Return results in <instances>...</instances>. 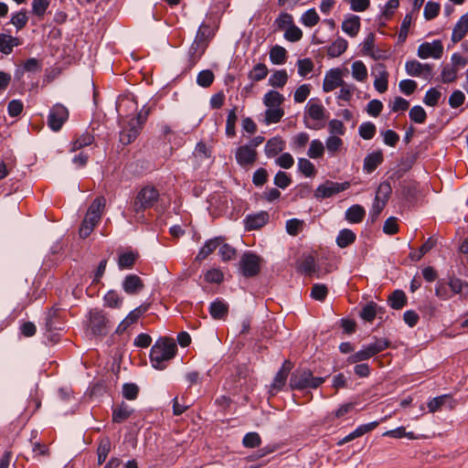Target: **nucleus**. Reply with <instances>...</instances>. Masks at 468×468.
Segmentation results:
<instances>
[{
    "label": "nucleus",
    "mask_w": 468,
    "mask_h": 468,
    "mask_svg": "<svg viewBox=\"0 0 468 468\" xmlns=\"http://www.w3.org/2000/svg\"><path fill=\"white\" fill-rule=\"evenodd\" d=\"M447 281L453 296L459 295L460 299H463L468 294L467 282L455 276L449 277Z\"/></svg>",
    "instance_id": "393cba45"
},
{
    "label": "nucleus",
    "mask_w": 468,
    "mask_h": 468,
    "mask_svg": "<svg viewBox=\"0 0 468 468\" xmlns=\"http://www.w3.org/2000/svg\"><path fill=\"white\" fill-rule=\"evenodd\" d=\"M343 145V140L335 135H329L325 140V147L330 155H335Z\"/></svg>",
    "instance_id": "bf43d9fd"
},
{
    "label": "nucleus",
    "mask_w": 468,
    "mask_h": 468,
    "mask_svg": "<svg viewBox=\"0 0 468 468\" xmlns=\"http://www.w3.org/2000/svg\"><path fill=\"white\" fill-rule=\"evenodd\" d=\"M355 240L356 234L349 229H341L335 239L337 246L341 249L348 247Z\"/></svg>",
    "instance_id": "c9c22d12"
},
{
    "label": "nucleus",
    "mask_w": 468,
    "mask_h": 468,
    "mask_svg": "<svg viewBox=\"0 0 468 468\" xmlns=\"http://www.w3.org/2000/svg\"><path fill=\"white\" fill-rule=\"evenodd\" d=\"M441 93L435 88H430L423 98V103L427 106L434 107L438 104Z\"/></svg>",
    "instance_id": "338daca9"
},
{
    "label": "nucleus",
    "mask_w": 468,
    "mask_h": 468,
    "mask_svg": "<svg viewBox=\"0 0 468 468\" xmlns=\"http://www.w3.org/2000/svg\"><path fill=\"white\" fill-rule=\"evenodd\" d=\"M435 295L442 301H447L453 297L448 285V281L441 279L437 282L435 286Z\"/></svg>",
    "instance_id": "37998d69"
},
{
    "label": "nucleus",
    "mask_w": 468,
    "mask_h": 468,
    "mask_svg": "<svg viewBox=\"0 0 468 468\" xmlns=\"http://www.w3.org/2000/svg\"><path fill=\"white\" fill-rule=\"evenodd\" d=\"M325 381V378L314 377L310 369L295 371L291 375L290 387L292 389H315Z\"/></svg>",
    "instance_id": "7ed1b4c3"
},
{
    "label": "nucleus",
    "mask_w": 468,
    "mask_h": 468,
    "mask_svg": "<svg viewBox=\"0 0 468 468\" xmlns=\"http://www.w3.org/2000/svg\"><path fill=\"white\" fill-rule=\"evenodd\" d=\"M443 53V46L441 40H433L432 42H424L418 47L417 55L421 59L432 58L439 59Z\"/></svg>",
    "instance_id": "9d476101"
},
{
    "label": "nucleus",
    "mask_w": 468,
    "mask_h": 468,
    "mask_svg": "<svg viewBox=\"0 0 468 468\" xmlns=\"http://www.w3.org/2000/svg\"><path fill=\"white\" fill-rule=\"evenodd\" d=\"M256 150L250 145H241L236 151L237 163L241 166L252 165L256 160Z\"/></svg>",
    "instance_id": "f3484780"
},
{
    "label": "nucleus",
    "mask_w": 468,
    "mask_h": 468,
    "mask_svg": "<svg viewBox=\"0 0 468 468\" xmlns=\"http://www.w3.org/2000/svg\"><path fill=\"white\" fill-rule=\"evenodd\" d=\"M268 213L263 211L254 215H248L245 218L246 229H258L263 227L268 222Z\"/></svg>",
    "instance_id": "a878e982"
},
{
    "label": "nucleus",
    "mask_w": 468,
    "mask_h": 468,
    "mask_svg": "<svg viewBox=\"0 0 468 468\" xmlns=\"http://www.w3.org/2000/svg\"><path fill=\"white\" fill-rule=\"evenodd\" d=\"M144 286L142 279L138 275L132 273L127 274L122 282V290L130 295L138 293Z\"/></svg>",
    "instance_id": "6ab92c4d"
},
{
    "label": "nucleus",
    "mask_w": 468,
    "mask_h": 468,
    "mask_svg": "<svg viewBox=\"0 0 468 468\" xmlns=\"http://www.w3.org/2000/svg\"><path fill=\"white\" fill-rule=\"evenodd\" d=\"M365 216L366 210L360 205H353L346 211V219L353 224L361 222Z\"/></svg>",
    "instance_id": "2f4dec72"
},
{
    "label": "nucleus",
    "mask_w": 468,
    "mask_h": 468,
    "mask_svg": "<svg viewBox=\"0 0 468 468\" xmlns=\"http://www.w3.org/2000/svg\"><path fill=\"white\" fill-rule=\"evenodd\" d=\"M326 118V109L319 99L313 98L309 100L305 106L303 117L305 127L311 130H320L324 127Z\"/></svg>",
    "instance_id": "f03ea898"
},
{
    "label": "nucleus",
    "mask_w": 468,
    "mask_h": 468,
    "mask_svg": "<svg viewBox=\"0 0 468 468\" xmlns=\"http://www.w3.org/2000/svg\"><path fill=\"white\" fill-rule=\"evenodd\" d=\"M141 130L142 122L138 119H130L120 132V142L123 145L130 144L137 138Z\"/></svg>",
    "instance_id": "9b49d317"
},
{
    "label": "nucleus",
    "mask_w": 468,
    "mask_h": 468,
    "mask_svg": "<svg viewBox=\"0 0 468 468\" xmlns=\"http://www.w3.org/2000/svg\"><path fill=\"white\" fill-rule=\"evenodd\" d=\"M287 51L281 46H274L270 51V60L274 65H282L286 60Z\"/></svg>",
    "instance_id": "a18cd8bd"
},
{
    "label": "nucleus",
    "mask_w": 468,
    "mask_h": 468,
    "mask_svg": "<svg viewBox=\"0 0 468 468\" xmlns=\"http://www.w3.org/2000/svg\"><path fill=\"white\" fill-rule=\"evenodd\" d=\"M139 394V387L134 383H124L122 388V395L125 399L134 400Z\"/></svg>",
    "instance_id": "69168bd1"
},
{
    "label": "nucleus",
    "mask_w": 468,
    "mask_h": 468,
    "mask_svg": "<svg viewBox=\"0 0 468 468\" xmlns=\"http://www.w3.org/2000/svg\"><path fill=\"white\" fill-rule=\"evenodd\" d=\"M468 33V12L463 15L455 24L451 39L453 43L461 41Z\"/></svg>",
    "instance_id": "b1692460"
},
{
    "label": "nucleus",
    "mask_w": 468,
    "mask_h": 468,
    "mask_svg": "<svg viewBox=\"0 0 468 468\" xmlns=\"http://www.w3.org/2000/svg\"><path fill=\"white\" fill-rule=\"evenodd\" d=\"M239 269L244 277H254L261 271V258L251 251H246L239 260Z\"/></svg>",
    "instance_id": "423d86ee"
},
{
    "label": "nucleus",
    "mask_w": 468,
    "mask_h": 468,
    "mask_svg": "<svg viewBox=\"0 0 468 468\" xmlns=\"http://www.w3.org/2000/svg\"><path fill=\"white\" fill-rule=\"evenodd\" d=\"M214 36V29L210 27V25L207 24L206 22H203L196 34L197 39L202 41L206 45H208L209 40Z\"/></svg>",
    "instance_id": "c03bdc74"
},
{
    "label": "nucleus",
    "mask_w": 468,
    "mask_h": 468,
    "mask_svg": "<svg viewBox=\"0 0 468 468\" xmlns=\"http://www.w3.org/2000/svg\"><path fill=\"white\" fill-rule=\"evenodd\" d=\"M309 139L310 137L307 133H299L292 138L290 146L293 151L303 149L309 142Z\"/></svg>",
    "instance_id": "6e6d98bb"
},
{
    "label": "nucleus",
    "mask_w": 468,
    "mask_h": 468,
    "mask_svg": "<svg viewBox=\"0 0 468 468\" xmlns=\"http://www.w3.org/2000/svg\"><path fill=\"white\" fill-rule=\"evenodd\" d=\"M352 76L357 81H364L367 78V69L361 60L354 61L351 65Z\"/></svg>",
    "instance_id": "de8ad7c7"
},
{
    "label": "nucleus",
    "mask_w": 468,
    "mask_h": 468,
    "mask_svg": "<svg viewBox=\"0 0 468 468\" xmlns=\"http://www.w3.org/2000/svg\"><path fill=\"white\" fill-rule=\"evenodd\" d=\"M319 20H320V17L314 8H310L307 11H305L300 18V22L304 27H314L315 25L318 24Z\"/></svg>",
    "instance_id": "49530a36"
},
{
    "label": "nucleus",
    "mask_w": 468,
    "mask_h": 468,
    "mask_svg": "<svg viewBox=\"0 0 468 468\" xmlns=\"http://www.w3.org/2000/svg\"><path fill=\"white\" fill-rule=\"evenodd\" d=\"M324 144L318 140L314 139L310 143L309 149L307 151V155L312 159H317L324 155Z\"/></svg>",
    "instance_id": "864d4df0"
},
{
    "label": "nucleus",
    "mask_w": 468,
    "mask_h": 468,
    "mask_svg": "<svg viewBox=\"0 0 468 468\" xmlns=\"http://www.w3.org/2000/svg\"><path fill=\"white\" fill-rule=\"evenodd\" d=\"M268 69L265 64L258 63L249 72V78L253 81H260L266 78Z\"/></svg>",
    "instance_id": "4d7b16f0"
},
{
    "label": "nucleus",
    "mask_w": 468,
    "mask_h": 468,
    "mask_svg": "<svg viewBox=\"0 0 468 468\" xmlns=\"http://www.w3.org/2000/svg\"><path fill=\"white\" fill-rule=\"evenodd\" d=\"M375 355H377V354L374 351V348H372V346H370V344L364 345V346H362L360 350L354 353L353 355H351L348 357V361L350 363H357V362L367 360V359L371 358L372 356H374Z\"/></svg>",
    "instance_id": "7c9ffc66"
},
{
    "label": "nucleus",
    "mask_w": 468,
    "mask_h": 468,
    "mask_svg": "<svg viewBox=\"0 0 468 468\" xmlns=\"http://www.w3.org/2000/svg\"><path fill=\"white\" fill-rule=\"evenodd\" d=\"M159 197L158 190L154 186H144L137 194L133 201V211L142 213L154 206Z\"/></svg>",
    "instance_id": "20e7f679"
},
{
    "label": "nucleus",
    "mask_w": 468,
    "mask_h": 468,
    "mask_svg": "<svg viewBox=\"0 0 468 468\" xmlns=\"http://www.w3.org/2000/svg\"><path fill=\"white\" fill-rule=\"evenodd\" d=\"M348 43L343 37H337L327 48V56L330 58H337L341 56L347 48Z\"/></svg>",
    "instance_id": "72a5a7b5"
},
{
    "label": "nucleus",
    "mask_w": 468,
    "mask_h": 468,
    "mask_svg": "<svg viewBox=\"0 0 468 468\" xmlns=\"http://www.w3.org/2000/svg\"><path fill=\"white\" fill-rule=\"evenodd\" d=\"M88 331L93 336H102L108 334L109 320L102 310L93 309L90 311Z\"/></svg>",
    "instance_id": "39448f33"
},
{
    "label": "nucleus",
    "mask_w": 468,
    "mask_h": 468,
    "mask_svg": "<svg viewBox=\"0 0 468 468\" xmlns=\"http://www.w3.org/2000/svg\"><path fill=\"white\" fill-rule=\"evenodd\" d=\"M22 44L17 37H13L6 32L0 33V53L4 55H10L14 48Z\"/></svg>",
    "instance_id": "aec40b11"
},
{
    "label": "nucleus",
    "mask_w": 468,
    "mask_h": 468,
    "mask_svg": "<svg viewBox=\"0 0 468 468\" xmlns=\"http://www.w3.org/2000/svg\"><path fill=\"white\" fill-rule=\"evenodd\" d=\"M328 294V289L325 284L315 283L311 290V297L316 301L323 302Z\"/></svg>",
    "instance_id": "0e129e2a"
},
{
    "label": "nucleus",
    "mask_w": 468,
    "mask_h": 468,
    "mask_svg": "<svg viewBox=\"0 0 468 468\" xmlns=\"http://www.w3.org/2000/svg\"><path fill=\"white\" fill-rule=\"evenodd\" d=\"M209 314L214 319H223L229 312V304L222 299L217 298L209 304Z\"/></svg>",
    "instance_id": "bb28decb"
},
{
    "label": "nucleus",
    "mask_w": 468,
    "mask_h": 468,
    "mask_svg": "<svg viewBox=\"0 0 468 468\" xmlns=\"http://www.w3.org/2000/svg\"><path fill=\"white\" fill-rule=\"evenodd\" d=\"M349 186V182L338 183L327 180L324 184L317 186L314 196L318 199L328 198L335 194L346 190Z\"/></svg>",
    "instance_id": "1a4fd4ad"
},
{
    "label": "nucleus",
    "mask_w": 468,
    "mask_h": 468,
    "mask_svg": "<svg viewBox=\"0 0 468 468\" xmlns=\"http://www.w3.org/2000/svg\"><path fill=\"white\" fill-rule=\"evenodd\" d=\"M288 80L285 69L275 70L269 78V84L273 88H283Z\"/></svg>",
    "instance_id": "79ce46f5"
},
{
    "label": "nucleus",
    "mask_w": 468,
    "mask_h": 468,
    "mask_svg": "<svg viewBox=\"0 0 468 468\" xmlns=\"http://www.w3.org/2000/svg\"><path fill=\"white\" fill-rule=\"evenodd\" d=\"M140 255L137 250L127 249L118 253L117 266L121 271L131 270Z\"/></svg>",
    "instance_id": "f8f14e48"
},
{
    "label": "nucleus",
    "mask_w": 468,
    "mask_h": 468,
    "mask_svg": "<svg viewBox=\"0 0 468 468\" xmlns=\"http://www.w3.org/2000/svg\"><path fill=\"white\" fill-rule=\"evenodd\" d=\"M104 304L110 308H120L122 303V297L114 290H110L103 297Z\"/></svg>",
    "instance_id": "3c124183"
},
{
    "label": "nucleus",
    "mask_w": 468,
    "mask_h": 468,
    "mask_svg": "<svg viewBox=\"0 0 468 468\" xmlns=\"http://www.w3.org/2000/svg\"><path fill=\"white\" fill-rule=\"evenodd\" d=\"M222 240H225V238L222 236L207 239L197 254L196 261H202L207 259L216 249H218V247L222 243Z\"/></svg>",
    "instance_id": "412c9836"
},
{
    "label": "nucleus",
    "mask_w": 468,
    "mask_h": 468,
    "mask_svg": "<svg viewBox=\"0 0 468 468\" xmlns=\"http://www.w3.org/2000/svg\"><path fill=\"white\" fill-rule=\"evenodd\" d=\"M176 345L173 340L159 338L152 346L150 360L155 369H165L166 362L172 359L176 352Z\"/></svg>",
    "instance_id": "f257e3e1"
},
{
    "label": "nucleus",
    "mask_w": 468,
    "mask_h": 468,
    "mask_svg": "<svg viewBox=\"0 0 468 468\" xmlns=\"http://www.w3.org/2000/svg\"><path fill=\"white\" fill-rule=\"evenodd\" d=\"M361 27L360 17L356 15L347 14L346 15L341 28L350 37L357 36Z\"/></svg>",
    "instance_id": "dca6fc26"
},
{
    "label": "nucleus",
    "mask_w": 468,
    "mask_h": 468,
    "mask_svg": "<svg viewBox=\"0 0 468 468\" xmlns=\"http://www.w3.org/2000/svg\"><path fill=\"white\" fill-rule=\"evenodd\" d=\"M377 133V127L372 122H364L358 127V134L364 140H371Z\"/></svg>",
    "instance_id": "8fccbe9b"
},
{
    "label": "nucleus",
    "mask_w": 468,
    "mask_h": 468,
    "mask_svg": "<svg viewBox=\"0 0 468 468\" xmlns=\"http://www.w3.org/2000/svg\"><path fill=\"white\" fill-rule=\"evenodd\" d=\"M345 81L341 76V70L339 69H331L325 73L323 90L324 92H329L343 85Z\"/></svg>",
    "instance_id": "ddd939ff"
},
{
    "label": "nucleus",
    "mask_w": 468,
    "mask_h": 468,
    "mask_svg": "<svg viewBox=\"0 0 468 468\" xmlns=\"http://www.w3.org/2000/svg\"><path fill=\"white\" fill-rule=\"evenodd\" d=\"M283 148V141L280 137H272L267 142L265 145V152L268 156H274L281 153Z\"/></svg>",
    "instance_id": "ea45409f"
},
{
    "label": "nucleus",
    "mask_w": 468,
    "mask_h": 468,
    "mask_svg": "<svg viewBox=\"0 0 468 468\" xmlns=\"http://www.w3.org/2000/svg\"><path fill=\"white\" fill-rule=\"evenodd\" d=\"M218 254L222 261H228L234 259L236 255V250L231 245L224 242L222 240V243L218 247Z\"/></svg>",
    "instance_id": "e2e57ef3"
},
{
    "label": "nucleus",
    "mask_w": 468,
    "mask_h": 468,
    "mask_svg": "<svg viewBox=\"0 0 468 468\" xmlns=\"http://www.w3.org/2000/svg\"><path fill=\"white\" fill-rule=\"evenodd\" d=\"M379 69V76L374 80V88L380 93L385 92L388 90V73L385 69V66L383 64L378 65Z\"/></svg>",
    "instance_id": "58836bf2"
},
{
    "label": "nucleus",
    "mask_w": 468,
    "mask_h": 468,
    "mask_svg": "<svg viewBox=\"0 0 468 468\" xmlns=\"http://www.w3.org/2000/svg\"><path fill=\"white\" fill-rule=\"evenodd\" d=\"M298 170L306 177H313L316 174L314 165L306 158H299L297 163Z\"/></svg>",
    "instance_id": "09e8293b"
},
{
    "label": "nucleus",
    "mask_w": 468,
    "mask_h": 468,
    "mask_svg": "<svg viewBox=\"0 0 468 468\" xmlns=\"http://www.w3.org/2000/svg\"><path fill=\"white\" fill-rule=\"evenodd\" d=\"M237 106H234L228 112L226 120V134L228 137H233L236 135V122L238 120Z\"/></svg>",
    "instance_id": "a19ab883"
},
{
    "label": "nucleus",
    "mask_w": 468,
    "mask_h": 468,
    "mask_svg": "<svg viewBox=\"0 0 468 468\" xmlns=\"http://www.w3.org/2000/svg\"><path fill=\"white\" fill-rule=\"evenodd\" d=\"M94 142V136L86 132L80 135L73 143L71 146V151H78L82 147L89 146Z\"/></svg>",
    "instance_id": "5fc2aeb1"
},
{
    "label": "nucleus",
    "mask_w": 468,
    "mask_h": 468,
    "mask_svg": "<svg viewBox=\"0 0 468 468\" xmlns=\"http://www.w3.org/2000/svg\"><path fill=\"white\" fill-rule=\"evenodd\" d=\"M262 101L266 108H276L282 107V104L284 101V97L280 92L271 90L264 94Z\"/></svg>",
    "instance_id": "473e14b6"
},
{
    "label": "nucleus",
    "mask_w": 468,
    "mask_h": 468,
    "mask_svg": "<svg viewBox=\"0 0 468 468\" xmlns=\"http://www.w3.org/2000/svg\"><path fill=\"white\" fill-rule=\"evenodd\" d=\"M378 308V306L376 303H368L362 308L360 317L367 322H372L376 318Z\"/></svg>",
    "instance_id": "13d9d810"
},
{
    "label": "nucleus",
    "mask_w": 468,
    "mask_h": 468,
    "mask_svg": "<svg viewBox=\"0 0 468 468\" xmlns=\"http://www.w3.org/2000/svg\"><path fill=\"white\" fill-rule=\"evenodd\" d=\"M454 401L451 395L444 394L435 397L430 399L427 403V407L430 412L434 413L441 410L443 408L452 409Z\"/></svg>",
    "instance_id": "a211bd4d"
},
{
    "label": "nucleus",
    "mask_w": 468,
    "mask_h": 468,
    "mask_svg": "<svg viewBox=\"0 0 468 468\" xmlns=\"http://www.w3.org/2000/svg\"><path fill=\"white\" fill-rule=\"evenodd\" d=\"M207 45L195 38L188 50V57L191 65H195L205 53Z\"/></svg>",
    "instance_id": "cd10ccee"
},
{
    "label": "nucleus",
    "mask_w": 468,
    "mask_h": 468,
    "mask_svg": "<svg viewBox=\"0 0 468 468\" xmlns=\"http://www.w3.org/2000/svg\"><path fill=\"white\" fill-rule=\"evenodd\" d=\"M378 425V421H371L368 423L361 424L357 426L353 431L348 433L346 436L342 438L336 442V445L342 446L356 438L363 436L364 434L373 431Z\"/></svg>",
    "instance_id": "2eb2a0df"
},
{
    "label": "nucleus",
    "mask_w": 468,
    "mask_h": 468,
    "mask_svg": "<svg viewBox=\"0 0 468 468\" xmlns=\"http://www.w3.org/2000/svg\"><path fill=\"white\" fill-rule=\"evenodd\" d=\"M388 303L392 309L400 310L407 304V296L401 290H395L388 297Z\"/></svg>",
    "instance_id": "e433bc0d"
},
{
    "label": "nucleus",
    "mask_w": 468,
    "mask_h": 468,
    "mask_svg": "<svg viewBox=\"0 0 468 468\" xmlns=\"http://www.w3.org/2000/svg\"><path fill=\"white\" fill-rule=\"evenodd\" d=\"M214 80V73L210 69L201 70L197 76V83L203 88L209 87L213 83Z\"/></svg>",
    "instance_id": "680f3d73"
},
{
    "label": "nucleus",
    "mask_w": 468,
    "mask_h": 468,
    "mask_svg": "<svg viewBox=\"0 0 468 468\" xmlns=\"http://www.w3.org/2000/svg\"><path fill=\"white\" fill-rule=\"evenodd\" d=\"M28 12L26 8L14 12L11 15L10 24L16 27V32L22 30L28 22Z\"/></svg>",
    "instance_id": "c756f323"
},
{
    "label": "nucleus",
    "mask_w": 468,
    "mask_h": 468,
    "mask_svg": "<svg viewBox=\"0 0 468 468\" xmlns=\"http://www.w3.org/2000/svg\"><path fill=\"white\" fill-rule=\"evenodd\" d=\"M112 421L114 423H122L126 420L133 413L134 410L124 401L117 406H112Z\"/></svg>",
    "instance_id": "5701e85b"
},
{
    "label": "nucleus",
    "mask_w": 468,
    "mask_h": 468,
    "mask_svg": "<svg viewBox=\"0 0 468 468\" xmlns=\"http://www.w3.org/2000/svg\"><path fill=\"white\" fill-rule=\"evenodd\" d=\"M405 70L410 77L421 78L428 81L433 77V66L429 63H421L416 59L407 60Z\"/></svg>",
    "instance_id": "0eeeda50"
},
{
    "label": "nucleus",
    "mask_w": 468,
    "mask_h": 468,
    "mask_svg": "<svg viewBox=\"0 0 468 468\" xmlns=\"http://www.w3.org/2000/svg\"><path fill=\"white\" fill-rule=\"evenodd\" d=\"M392 192V188L389 183L388 182H382L379 184L377 192L376 197L374 200H378V202H383L385 205L387 204L389 196Z\"/></svg>",
    "instance_id": "603ef678"
},
{
    "label": "nucleus",
    "mask_w": 468,
    "mask_h": 468,
    "mask_svg": "<svg viewBox=\"0 0 468 468\" xmlns=\"http://www.w3.org/2000/svg\"><path fill=\"white\" fill-rule=\"evenodd\" d=\"M409 117L415 123H424L427 119V113L423 107L415 105L410 110Z\"/></svg>",
    "instance_id": "052dcab7"
},
{
    "label": "nucleus",
    "mask_w": 468,
    "mask_h": 468,
    "mask_svg": "<svg viewBox=\"0 0 468 468\" xmlns=\"http://www.w3.org/2000/svg\"><path fill=\"white\" fill-rule=\"evenodd\" d=\"M284 115V111L282 107L267 108L264 112V122L267 125L277 123Z\"/></svg>",
    "instance_id": "4c0bfd02"
},
{
    "label": "nucleus",
    "mask_w": 468,
    "mask_h": 468,
    "mask_svg": "<svg viewBox=\"0 0 468 468\" xmlns=\"http://www.w3.org/2000/svg\"><path fill=\"white\" fill-rule=\"evenodd\" d=\"M69 118L68 109L60 104L57 103L51 107L48 115V126L53 132H58L62 128L63 124Z\"/></svg>",
    "instance_id": "6e6552de"
},
{
    "label": "nucleus",
    "mask_w": 468,
    "mask_h": 468,
    "mask_svg": "<svg viewBox=\"0 0 468 468\" xmlns=\"http://www.w3.org/2000/svg\"><path fill=\"white\" fill-rule=\"evenodd\" d=\"M316 269L315 259L312 255L304 257L298 264V270L305 275L312 276L316 272Z\"/></svg>",
    "instance_id": "f704fd0d"
},
{
    "label": "nucleus",
    "mask_w": 468,
    "mask_h": 468,
    "mask_svg": "<svg viewBox=\"0 0 468 468\" xmlns=\"http://www.w3.org/2000/svg\"><path fill=\"white\" fill-rule=\"evenodd\" d=\"M291 369L290 363L285 361L280 370L274 377L271 388L275 391L282 389V388L285 385L289 371Z\"/></svg>",
    "instance_id": "c85d7f7f"
},
{
    "label": "nucleus",
    "mask_w": 468,
    "mask_h": 468,
    "mask_svg": "<svg viewBox=\"0 0 468 468\" xmlns=\"http://www.w3.org/2000/svg\"><path fill=\"white\" fill-rule=\"evenodd\" d=\"M384 161L383 154L380 150L369 153L364 158L363 170L367 174H371Z\"/></svg>",
    "instance_id": "4be33fe9"
},
{
    "label": "nucleus",
    "mask_w": 468,
    "mask_h": 468,
    "mask_svg": "<svg viewBox=\"0 0 468 468\" xmlns=\"http://www.w3.org/2000/svg\"><path fill=\"white\" fill-rule=\"evenodd\" d=\"M147 311V306L140 305L131 311L127 316L118 324L115 333L122 335L127 330V328L133 324L136 323L137 320Z\"/></svg>",
    "instance_id": "4468645a"
},
{
    "label": "nucleus",
    "mask_w": 468,
    "mask_h": 468,
    "mask_svg": "<svg viewBox=\"0 0 468 468\" xmlns=\"http://www.w3.org/2000/svg\"><path fill=\"white\" fill-rule=\"evenodd\" d=\"M261 443V439L258 432H248L242 439V444L246 448H256L259 447Z\"/></svg>",
    "instance_id": "774afa93"
}]
</instances>
